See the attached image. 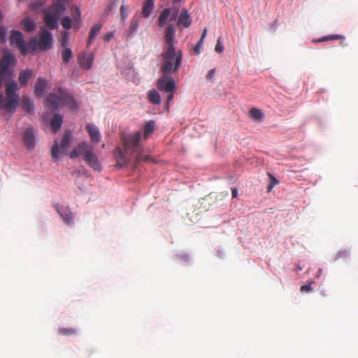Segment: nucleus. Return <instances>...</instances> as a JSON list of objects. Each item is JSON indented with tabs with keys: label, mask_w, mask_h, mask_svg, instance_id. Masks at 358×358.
<instances>
[{
	"label": "nucleus",
	"mask_w": 358,
	"mask_h": 358,
	"mask_svg": "<svg viewBox=\"0 0 358 358\" xmlns=\"http://www.w3.org/2000/svg\"><path fill=\"white\" fill-rule=\"evenodd\" d=\"M344 38H345V37L342 35L331 34V35L323 36V37L317 39V42L320 43V42L327 41H330V40H338V39H344Z\"/></svg>",
	"instance_id": "obj_32"
},
{
	"label": "nucleus",
	"mask_w": 358,
	"mask_h": 358,
	"mask_svg": "<svg viewBox=\"0 0 358 358\" xmlns=\"http://www.w3.org/2000/svg\"><path fill=\"white\" fill-rule=\"evenodd\" d=\"M156 86L161 92H175L176 82L172 78V74L162 73L161 77L157 80Z\"/></svg>",
	"instance_id": "obj_7"
},
{
	"label": "nucleus",
	"mask_w": 358,
	"mask_h": 358,
	"mask_svg": "<svg viewBox=\"0 0 358 358\" xmlns=\"http://www.w3.org/2000/svg\"><path fill=\"white\" fill-rule=\"evenodd\" d=\"M322 273V269L320 268L318 269L317 272V277H319Z\"/></svg>",
	"instance_id": "obj_52"
},
{
	"label": "nucleus",
	"mask_w": 358,
	"mask_h": 358,
	"mask_svg": "<svg viewBox=\"0 0 358 358\" xmlns=\"http://www.w3.org/2000/svg\"><path fill=\"white\" fill-rule=\"evenodd\" d=\"M85 128L90 135L91 142L92 143H98L101 140V134L99 128L90 123H87Z\"/></svg>",
	"instance_id": "obj_14"
},
{
	"label": "nucleus",
	"mask_w": 358,
	"mask_h": 358,
	"mask_svg": "<svg viewBox=\"0 0 358 358\" xmlns=\"http://www.w3.org/2000/svg\"><path fill=\"white\" fill-rule=\"evenodd\" d=\"M33 76V71L31 69H26L21 72L18 77L21 87H26L29 80Z\"/></svg>",
	"instance_id": "obj_21"
},
{
	"label": "nucleus",
	"mask_w": 358,
	"mask_h": 358,
	"mask_svg": "<svg viewBox=\"0 0 358 358\" xmlns=\"http://www.w3.org/2000/svg\"><path fill=\"white\" fill-rule=\"evenodd\" d=\"M10 42L11 44L15 43L20 52L26 55L29 51V44L27 45L23 39L22 34L20 31H13L10 36Z\"/></svg>",
	"instance_id": "obj_8"
},
{
	"label": "nucleus",
	"mask_w": 358,
	"mask_h": 358,
	"mask_svg": "<svg viewBox=\"0 0 358 358\" xmlns=\"http://www.w3.org/2000/svg\"><path fill=\"white\" fill-rule=\"evenodd\" d=\"M55 208L65 224L68 225L73 224V215L69 207L66 206L61 208L57 205L55 206Z\"/></svg>",
	"instance_id": "obj_13"
},
{
	"label": "nucleus",
	"mask_w": 358,
	"mask_h": 358,
	"mask_svg": "<svg viewBox=\"0 0 358 358\" xmlns=\"http://www.w3.org/2000/svg\"><path fill=\"white\" fill-rule=\"evenodd\" d=\"M35 130L33 127H28L25 129L22 135V141L24 145L29 150L34 149L36 146Z\"/></svg>",
	"instance_id": "obj_9"
},
{
	"label": "nucleus",
	"mask_w": 358,
	"mask_h": 358,
	"mask_svg": "<svg viewBox=\"0 0 358 358\" xmlns=\"http://www.w3.org/2000/svg\"><path fill=\"white\" fill-rule=\"evenodd\" d=\"M14 60L15 57L13 55L9 54L4 55L0 60V71L6 74L10 75L8 68Z\"/></svg>",
	"instance_id": "obj_17"
},
{
	"label": "nucleus",
	"mask_w": 358,
	"mask_h": 358,
	"mask_svg": "<svg viewBox=\"0 0 358 358\" xmlns=\"http://www.w3.org/2000/svg\"><path fill=\"white\" fill-rule=\"evenodd\" d=\"M60 15L54 13L51 10H46L44 12V22L45 26L51 30L58 27V19Z\"/></svg>",
	"instance_id": "obj_11"
},
{
	"label": "nucleus",
	"mask_w": 358,
	"mask_h": 358,
	"mask_svg": "<svg viewBox=\"0 0 358 358\" xmlns=\"http://www.w3.org/2000/svg\"><path fill=\"white\" fill-rule=\"evenodd\" d=\"M76 13H77V15H78V18L80 19V12H79V10H78V8H76Z\"/></svg>",
	"instance_id": "obj_53"
},
{
	"label": "nucleus",
	"mask_w": 358,
	"mask_h": 358,
	"mask_svg": "<svg viewBox=\"0 0 358 358\" xmlns=\"http://www.w3.org/2000/svg\"><path fill=\"white\" fill-rule=\"evenodd\" d=\"M6 30L3 27H0V40L4 43L6 40Z\"/></svg>",
	"instance_id": "obj_42"
},
{
	"label": "nucleus",
	"mask_w": 358,
	"mask_h": 358,
	"mask_svg": "<svg viewBox=\"0 0 358 358\" xmlns=\"http://www.w3.org/2000/svg\"><path fill=\"white\" fill-rule=\"evenodd\" d=\"M141 138V133L140 131H137L123 139V147L124 148V150L126 151L131 150L134 153H137L138 160L139 159V144Z\"/></svg>",
	"instance_id": "obj_6"
},
{
	"label": "nucleus",
	"mask_w": 358,
	"mask_h": 358,
	"mask_svg": "<svg viewBox=\"0 0 358 358\" xmlns=\"http://www.w3.org/2000/svg\"><path fill=\"white\" fill-rule=\"evenodd\" d=\"M59 332L63 336H71L76 334V329L74 328H59Z\"/></svg>",
	"instance_id": "obj_35"
},
{
	"label": "nucleus",
	"mask_w": 358,
	"mask_h": 358,
	"mask_svg": "<svg viewBox=\"0 0 358 358\" xmlns=\"http://www.w3.org/2000/svg\"><path fill=\"white\" fill-rule=\"evenodd\" d=\"M138 29V18L136 16L133 17L131 20L129 30L131 33H135Z\"/></svg>",
	"instance_id": "obj_33"
},
{
	"label": "nucleus",
	"mask_w": 358,
	"mask_h": 358,
	"mask_svg": "<svg viewBox=\"0 0 358 358\" xmlns=\"http://www.w3.org/2000/svg\"><path fill=\"white\" fill-rule=\"evenodd\" d=\"M269 178V185L267 186V192H271L274 186L279 183V181L270 173H268Z\"/></svg>",
	"instance_id": "obj_34"
},
{
	"label": "nucleus",
	"mask_w": 358,
	"mask_h": 358,
	"mask_svg": "<svg viewBox=\"0 0 358 358\" xmlns=\"http://www.w3.org/2000/svg\"><path fill=\"white\" fill-rule=\"evenodd\" d=\"M78 148L87 164L94 171H101L102 167L96 155L93 151V148L89 145L87 142L83 141L78 144Z\"/></svg>",
	"instance_id": "obj_5"
},
{
	"label": "nucleus",
	"mask_w": 358,
	"mask_h": 358,
	"mask_svg": "<svg viewBox=\"0 0 358 358\" xmlns=\"http://www.w3.org/2000/svg\"><path fill=\"white\" fill-rule=\"evenodd\" d=\"M66 8V2L64 0H53L52 6L48 9L53 11L59 15H61Z\"/></svg>",
	"instance_id": "obj_20"
},
{
	"label": "nucleus",
	"mask_w": 358,
	"mask_h": 358,
	"mask_svg": "<svg viewBox=\"0 0 358 358\" xmlns=\"http://www.w3.org/2000/svg\"><path fill=\"white\" fill-rule=\"evenodd\" d=\"M4 101L3 94L0 92V108L3 109V101Z\"/></svg>",
	"instance_id": "obj_50"
},
{
	"label": "nucleus",
	"mask_w": 358,
	"mask_h": 358,
	"mask_svg": "<svg viewBox=\"0 0 358 358\" xmlns=\"http://www.w3.org/2000/svg\"><path fill=\"white\" fill-rule=\"evenodd\" d=\"M114 36V34L112 32H110V33H108L107 34H106L104 36H103V39L106 41H110L112 38Z\"/></svg>",
	"instance_id": "obj_47"
},
{
	"label": "nucleus",
	"mask_w": 358,
	"mask_h": 358,
	"mask_svg": "<svg viewBox=\"0 0 358 358\" xmlns=\"http://www.w3.org/2000/svg\"><path fill=\"white\" fill-rule=\"evenodd\" d=\"M154 9V1L153 0H145L143 4L142 8V16L144 18H148Z\"/></svg>",
	"instance_id": "obj_23"
},
{
	"label": "nucleus",
	"mask_w": 358,
	"mask_h": 358,
	"mask_svg": "<svg viewBox=\"0 0 358 358\" xmlns=\"http://www.w3.org/2000/svg\"><path fill=\"white\" fill-rule=\"evenodd\" d=\"M44 105L50 110H55L60 106L68 105L73 107L76 105V102L69 93L59 87L55 88L54 92L48 96Z\"/></svg>",
	"instance_id": "obj_2"
},
{
	"label": "nucleus",
	"mask_w": 358,
	"mask_h": 358,
	"mask_svg": "<svg viewBox=\"0 0 358 358\" xmlns=\"http://www.w3.org/2000/svg\"><path fill=\"white\" fill-rule=\"evenodd\" d=\"M231 193H232V197H233V198H236V197L237 196V195H238V191H237V189H234L232 190V192H231Z\"/></svg>",
	"instance_id": "obj_51"
},
{
	"label": "nucleus",
	"mask_w": 358,
	"mask_h": 358,
	"mask_svg": "<svg viewBox=\"0 0 358 358\" xmlns=\"http://www.w3.org/2000/svg\"><path fill=\"white\" fill-rule=\"evenodd\" d=\"M350 256V252L347 249L339 250L336 256L335 259H338L340 258H346Z\"/></svg>",
	"instance_id": "obj_38"
},
{
	"label": "nucleus",
	"mask_w": 358,
	"mask_h": 358,
	"mask_svg": "<svg viewBox=\"0 0 358 358\" xmlns=\"http://www.w3.org/2000/svg\"><path fill=\"white\" fill-rule=\"evenodd\" d=\"M80 155H82L81 151L78 148V145L76 148H74L69 154V157L71 159H75L78 157Z\"/></svg>",
	"instance_id": "obj_40"
},
{
	"label": "nucleus",
	"mask_w": 358,
	"mask_h": 358,
	"mask_svg": "<svg viewBox=\"0 0 358 358\" xmlns=\"http://www.w3.org/2000/svg\"><path fill=\"white\" fill-rule=\"evenodd\" d=\"M62 122V117L59 114H55L50 123L52 131L57 132L61 128Z\"/></svg>",
	"instance_id": "obj_27"
},
{
	"label": "nucleus",
	"mask_w": 358,
	"mask_h": 358,
	"mask_svg": "<svg viewBox=\"0 0 358 358\" xmlns=\"http://www.w3.org/2000/svg\"><path fill=\"white\" fill-rule=\"evenodd\" d=\"M62 26L66 29H70L71 28V20L69 17H64L61 20Z\"/></svg>",
	"instance_id": "obj_37"
},
{
	"label": "nucleus",
	"mask_w": 358,
	"mask_h": 358,
	"mask_svg": "<svg viewBox=\"0 0 358 358\" xmlns=\"http://www.w3.org/2000/svg\"><path fill=\"white\" fill-rule=\"evenodd\" d=\"M23 29L27 32H31L36 28L35 23L29 17H25L22 20Z\"/></svg>",
	"instance_id": "obj_28"
},
{
	"label": "nucleus",
	"mask_w": 358,
	"mask_h": 358,
	"mask_svg": "<svg viewBox=\"0 0 358 358\" xmlns=\"http://www.w3.org/2000/svg\"><path fill=\"white\" fill-rule=\"evenodd\" d=\"M59 144L57 141H55L53 146L52 147L51 154L52 157L55 159V161H57L59 159Z\"/></svg>",
	"instance_id": "obj_36"
},
{
	"label": "nucleus",
	"mask_w": 358,
	"mask_h": 358,
	"mask_svg": "<svg viewBox=\"0 0 358 358\" xmlns=\"http://www.w3.org/2000/svg\"><path fill=\"white\" fill-rule=\"evenodd\" d=\"M129 8L125 5L122 4L120 7V15L123 20L128 16Z\"/></svg>",
	"instance_id": "obj_39"
},
{
	"label": "nucleus",
	"mask_w": 358,
	"mask_h": 358,
	"mask_svg": "<svg viewBox=\"0 0 358 358\" xmlns=\"http://www.w3.org/2000/svg\"><path fill=\"white\" fill-rule=\"evenodd\" d=\"M62 45H63V46H64V45H65V41H64L62 42Z\"/></svg>",
	"instance_id": "obj_54"
},
{
	"label": "nucleus",
	"mask_w": 358,
	"mask_h": 358,
	"mask_svg": "<svg viewBox=\"0 0 358 358\" xmlns=\"http://www.w3.org/2000/svg\"><path fill=\"white\" fill-rule=\"evenodd\" d=\"M203 41L199 40L197 44L194 47V52L195 54L199 55L201 52V50L203 45Z\"/></svg>",
	"instance_id": "obj_41"
},
{
	"label": "nucleus",
	"mask_w": 358,
	"mask_h": 358,
	"mask_svg": "<svg viewBox=\"0 0 358 358\" xmlns=\"http://www.w3.org/2000/svg\"><path fill=\"white\" fill-rule=\"evenodd\" d=\"M175 34L176 30L173 24H169L164 31V41L166 43V47L175 48Z\"/></svg>",
	"instance_id": "obj_15"
},
{
	"label": "nucleus",
	"mask_w": 358,
	"mask_h": 358,
	"mask_svg": "<svg viewBox=\"0 0 358 358\" xmlns=\"http://www.w3.org/2000/svg\"><path fill=\"white\" fill-rule=\"evenodd\" d=\"M215 50L217 53H222L224 50V46L222 45L220 39L217 41V43L215 47Z\"/></svg>",
	"instance_id": "obj_44"
},
{
	"label": "nucleus",
	"mask_w": 358,
	"mask_h": 358,
	"mask_svg": "<svg viewBox=\"0 0 358 358\" xmlns=\"http://www.w3.org/2000/svg\"><path fill=\"white\" fill-rule=\"evenodd\" d=\"M73 52L69 48H65L62 52V58L64 63L67 64L71 60Z\"/></svg>",
	"instance_id": "obj_31"
},
{
	"label": "nucleus",
	"mask_w": 358,
	"mask_h": 358,
	"mask_svg": "<svg viewBox=\"0 0 358 358\" xmlns=\"http://www.w3.org/2000/svg\"><path fill=\"white\" fill-rule=\"evenodd\" d=\"M192 20L187 10L185 8L182 9L178 16L177 24L178 26L182 25L184 28H187L190 26Z\"/></svg>",
	"instance_id": "obj_19"
},
{
	"label": "nucleus",
	"mask_w": 358,
	"mask_h": 358,
	"mask_svg": "<svg viewBox=\"0 0 358 358\" xmlns=\"http://www.w3.org/2000/svg\"><path fill=\"white\" fill-rule=\"evenodd\" d=\"M155 122L153 120L148 122L144 127V138H148L155 131Z\"/></svg>",
	"instance_id": "obj_29"
},
{
	"label": "nucleus",
	"mask_w": 358,
	"mask_h": 358,
	"mask_svg": "<svg viewBox=\"0 0 358 358\" xmlns=\"http://www.w3.org/2000/svg\"><path fill=\"white\" fill-rule=\"evenodd\" d=\"M129 151H126L124 148L117 147L114 151V155L117 160V164L120 166H125L130 161L131 157L128 155Z\"/></svg>",
	"instance_id": "obj_12"
},
{
	"label": "nucleus",
	"mask_w": 358,
	"mask_h": 358,
	"mask_svg": "<svg viewBox=\"0 0 358 358\" xmlns=\"http://www.w3.org/2000/svg\"><path fill=\"white\" fill-rule=\"evenodd\" d=\"M313 283V282H311L310 283L308 284V285H303L302 286H301L300 287V291L301 292H310L312 291V287H311V284Z\"/></svg>",
	"instance_id": "obj_43"
},
{
	"label": "nucleus",
	"mask_w": 358,
	"mask_h": 358,
	"mask_svg": "<svg viewBox=\"0 0 358 358\" xmlns=\"http://www.w3.org/2000/svg\"><path fill=\"white\" fill-rule=\"evenodd\" d=\"M175 2H178L180 1V0H173Z\"/></svg>",
	"instance_id": "obj_55"
},
{
	"label": "nucleus",
	"mask_w": 358,
	"mask_h": 358,
	"mask_svg": "<svg viewBox=\"0 0 358 358\" xmlns=\"http://www.w3.org/2000/svg\"><path fill=\"white\" fill-rule=\"evenodd\" d=\"M47 87V81L43 78H38L34 87V93L37 97H43Z\"/></svg>",
	"instance_id": "obj_18"
},
{
	"label": "nucleus",
	"mask_w": 358,
	"mask_h": 358,
	"mask_svg": "<svg viewBox=\"0 0 358 358\" xmlns=\"http://www.w3.org/2000/svg\"><path fill=\"white\" fill-rule=\"evenodd\" d=\"M94 57L91 55L83 53L78 57V61L81 68L89 70L92 68Z\"/></svg>",
	"instance_id": "obj_16"
},
{
	"label": "nucleus",
	"mask_w": 358,
	"mask_h": 358,
	"mask_svg": "<svg viewBox=\"0 0 358 358\" xmlns=\"http://www.w3.org/2000/svg\"><path fill=\"white\" fill-rule=\"evenodd\" d=\"M9 76L8 74H6L4 73H3L2 71H0V88L2 86V83H3V81L5 79V76Z\"/></svg>",
	"instance_id": "obj_48"
},
{
	"label": "nucleus",
	"mask_w": 358,
	"mask_h": 358,
	"mask_svg": "<svg viewBox=\"0 0 358 358\" xmlns=\"http://www.w3.org/2000/svg\"><path fill=\"white\" fill-rule=\"evenodd\" d=\"M52 46V34L45 28L41 29L39 39L32 37L29 41V48L32 51L40 50L45 51L51 49Z\"/></svg>",
	"instance_id": "obj_3"
},
{
	"label": "nucleus",
	"mask_w": 358,
	"mask_h": 358,
	"mask_svg": "<svg viewBox=\"0 0 358 358\" xmlns=\"http://www.w3.org/2000/svg\"><path fill=\"white\" fill-rule=\"evenodd\" d=\"M206 34H207V29H206V28H205V29L203 30V31H202V34H201V36L200 40H202V41H204V39H205V38H206Z\"/></svg>",
	"instance_id": "obj_49"
},
{
	"label": "nucleus",
	"mask_w": 358,
	"mask_h": 358,
	"mask_svg": "<svg viewBox=\"0 0 358 358\" xmlns=\"http://www.w3.org/2000/svg\"><path fill=\"white\" fill-rule=\"evenodd\" d=\"M174 92H166V93H168V96H167V99H166V107L167 110H169V102L171 101H172V99H173Z\"/></svg>",
	"instance_id": "obj_45"
},
{
	"label": "nucleus",
	"mask_w": 358,
	"mask_h": 358,
	"mask_svg": "<svg viewBox=\"0 0 358 358\" xmlns=\"http://www.w3.org/2000/svg\"><path fill=\"white\" fill-rule=\"evenodd\" d=\"M22 108L28 113H34V106L33 101L28 97L24 96L22 99Z\"/></svg>",
	"instance_id": "obj_26"
},
{
	"label": "nucleus",
	"mask_w": 358,
	"mask_h": 358,
	"mask_svg": "<svg viewBox=\"0 0 358 358\" xmlns=\"http://www.w3.org/2000/svg\"><path fill=\"white\" fill-rule=\"evenodd\" d=\"M101 24H94L90 29L88 37V45H91L95 40L96 35L100 32L101 29Z\"/></svg>",
	"instance_id": "obj_25"
},
{
	"label": "nucleus",
	"mask_w": 358,
	"mask_h": 358,
	"mask_svg": "<svg viewBox=\"0 0 358 358\" xmlns=\"http://www.w3.org/2000/svg\"><path fill=\"white\" fill-rule=\"evenodd\" d=\"M215 69H210V70L208 72V73H207V75H206V79H207V80H210V79H212V78H213V76H214V75H215Z\"/></svg>",
	"instance_id": "obj_46"
},
{
	"label": "nucleus",
	"mask_w": 358,
	"mask_h": 358,
	"mask_svg": "<svg viewBox=\"0 0 358 358\" xmlns=\"http://www.w3.org/2000/svg\"><path fill=\"white\" fill-rule=\"evenodd\" d=\"M250 117L254 120H259L262 118L263 113L260 110L256 108H252L250 110Z\"/></svg>",
	"instance_id": "obj_30"
},
{
	"label": "nucleus",
	"mask_w": 358,
	"mask_h": 358,
	"mask_svg": "<svg viewBox=\"0 0 358 358\" xmlns=\"http://www.w3.org/2000/svg\"><path fill=\"white\" fill-rule=\"evenodd\" d=\"M178 15V9L172 11L171 8H167L164 9L158 18V26L162 27L165 25L168 18L170 17V20H175Z\"/></svg>",
	"instance_id": "obj_10"
},
{
	"label": "nucleus",
	"mask_w": 358,
	"mask_h": 358,
	"mask_svg": "<svg viewBox=\"0 0 358 358\" xmlns=\"http://www.w3.org/2000/svg\"><path fill=\"white\" fill-rule=\"evenodd\" d=\"M72 134L70 131H66L62 137L61 142V152L66 154L68 152L69 145L71 143Z\"/></svg>",
	"instance_id": "obj_22"
},
{
	"label": "nucleus",
	"mask_w": 358,
	"mask_h": 358,
	"mask_svg": "<svg viewBox=\"0 0 358 358\" xmlns=\"http://www.w3.org/2000/svg\"><path fill=\"white\" fill-rule=\"evenodd\" d=\"M148 99L152 104L158 105L161 103L160 94L155 89L148 91Z\"/></svg>",
	"instance_id": "obj_24"
},
{
	"label": "nucleus",
	"mask_w": 358,
	"mask_h": 358,
	"mask_svg": "<svg viewBox=\"0 0 358 358\" xmlns=\"http://www.w3.org/2000/svg\"><path fill=\"white\" fill-rule=\"evenodd\" d=\"M162 64L160 71L162 73L173 74L176 72L182 64V55L176 48L166 47L161 55Z\"/></svg>",
	"instance_id": "obj_1"
},
{
	"label": "nucleus",
	"mask_w": 358,
	"mask_h": 358,
	"mask_svg": "<svg viewBox=\"0 0 358 358\" xmlns=\"http://www.w3.org/2000/svg\"><path fill=\"white\" fill-rule=\"evenodd\" d=\"M17 83L15 81L7 83L6 85V101H3V109L8 113H13L19 102V95L16 94Z\"/></svg>",
	"instance_id": "obj_4"
}]
</instances>
